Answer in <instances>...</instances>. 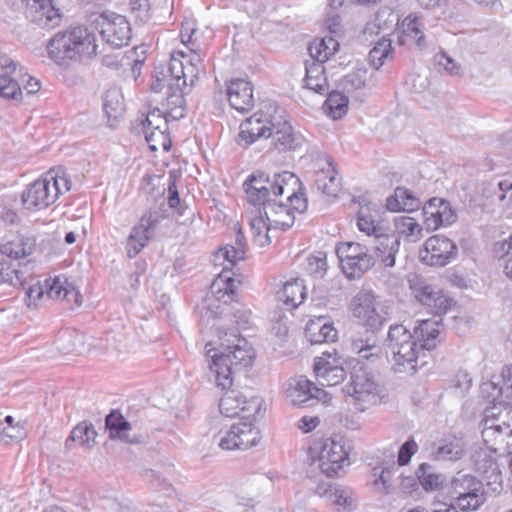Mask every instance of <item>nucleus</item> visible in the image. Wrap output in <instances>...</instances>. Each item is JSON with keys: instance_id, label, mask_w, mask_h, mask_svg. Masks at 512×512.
<instances>
[{"instance_id": "64", "label": "nucleus", "mask_w": 512, "mask_h": 512, "mask_svg": "<svg viewBox=\"0 0 512 512\" xmlns=\"http://www.w3.org/2000/svg\"><path fill=\"white\" fill-rule=\"evenodd\" d=\"M218 257L224 258L231 266L245 257V250L242 248H235L232 245H226L220 248L217 252Z\"/></svg>"}, {"instance_id": "25", "label": "nucleus", "mask_w": 512, "mask_h": 512, "mask_svg": "<svg viewBox=\"0 0 512 512\" xmlns=\"http://www.w3.org/2000/svg\"><path fill=\"white\" fill-rule=\"evenodd\" d=\"M498 405L488 407L484 411L483 425L497 426L503 434L512 437V405L507 403L502 405V400L498 399Z\"/></svg>"}, {"instance_id": "41", "label": "nucleus", "mask_w": 512, "mask_h": 512, "mask_svg": "<svg viewBox=\"0 0 512 512\" xmlns=\"http://www.w3.org/2000/svg\"><path fill=\"white\" fill-rule=\"evenodd\" d=\"M416 476L419 484L426 491L438 490L445 482V476L441 473H438L436 469L428 463H422L418 467Z\"/></svg>"}, {"instance_id": "53", "label": "nucleus", "mask_w": 512, "mask_h": 512, "mask_svg": "<svg viewBox=\"0 0 512 512\" xmlns=\"http://www.w3.org/2000/svg\"><path fill=\"white\" fill-rule=\"evenodd\" d=\"M507 438L511 437L507 434H503L497 426L483 425L482 439L490 451L498 452L501 449L500 446Z\"/></svg>"}, {"instance_id": "31", "label": "nucleus", "mask_w": 512, "mask_h": 512, "mask_svg": "<svg viewBox=\"0 0 512 512\" xmlns=\"http://www.w3.org/2000/svg\"><path fill=\"white\" fill-rule=\"evenodd\" d=\"M305 335L311 344H321L335 341L337 330L331 323L320 317L307 323Z\"/></svg>"}, {"instance_id": "32", "label": "nucleus", "mask_w": 512, "mask_h": 512, "mask_svg": "<svg viewBox=\"0 0 512 512\" xmlns=\"http://www.w3.org/2000/svg\"><path fill=\"white\" fill-rule=\"evenodd\" d=\"M502 386L498 387L494 382H486L482 385V392L489 393L487 398H491V402L500 399L507 403L512 402V366H506L501 372Z\"/></svg>"}, {"instance_id": "22", "label": "nucleus", "mask_w": 512, "mask_h": 512, "mask_svg": "<svg viewBox=\"0 0 512 512\" xmlns=\"http://www.w3.org/2000/svg\"><path fill=\"white\" fill-rule=\"evenodd\" d=\"M179 81V76H176V79L168 77V91L165 107L167 114L173 120H177L185 116V95L189 91L187 85H185V80H181V82Z\"/></svg>"}, {"instance_id": "27", "label": "nucleus", "mask_w": 512, "mask_h": 512, "mask_svg": "<svg viewBox=\"0 0 512 512\" xmlns=\"http://www.w3.org/2000/svg\"><path fill=\"white\" fill-rule=\"evenodd\" d=\"M261 209L273 229L286 231L294 224L295 216L293 212H291V209L281 202L277 203L275 197L262 206Z\"/></svg>"}, {"instance_id": "24", "label": "nucleus", "mask_w": 512, "mask_h": 512, "mask_svg": "<svg viewBox=\"0 0 512 512\" xmlns=\"http://www.w3.org/2000/svg\"><path fill=\"white\" fill-rule=\"evenodd\" d=\"M106 428L109 430L110 439H119L128 444H142L145 436L142 434L130 435L131 424L118 410H112L105 419Z\"/></svg>"}, {"instance_id": "9", "label": "nucleus", "mask_w": 512, "mask_h": 512, "mask_svg": "<svg viewBox=\"0 0 512 512\" xmlns=\"http://www.w3.org/2000/svg\"><path fill=\"white\" fill-rule=\"evenodd\" d=\"M279 109L275 105L266 106V110H259L245 119L240 124L238 134V143L243 146H249L259 139L271 137L273 131V122ZM280 112H284L280 109Z\"/></svg>"}, {"instance_id": "28", "label": "nucleus", "mask_w": 512, "mask_h": 512, "mask_svg": "<svg viewBox=\"0 0 512 512\" xmlns=\"http://www.w3.org/2000/svg\"><path fill=\"white\" fill-rule=\"evenodd\" d=\"M36 248L33 235L21 234L0 246V253L10 259L19 260L31 255Z\"/></svg>"}, {"instance_id": "42", "label": "nucleus", "mask_w": 512, "mask_h": 512, "mask_svg": "<svg viewBox=\"0 0 512 512\" xmlns=\"http://www.w3.org/2000/svg\"><path fill=\"white\" fill-rule=\"evenodd\" d=\"M322 63L317 61V63L306 67L305 77V86L319 94H324L328 91V82Z\"/></svg>"}, {"instance_id": "17", "label": "nucleus", "mask_w": 512, "mask_h": 512, "mask_svg": "<svg viewBox=\"0 0 512 512\" xmlns=\"http://www.w3.org/2000/svg\"><path fill=\"white\" fill-rule=\"evenodd\" d=\"M315 185L329 197H336L340 191V179L333 160L329 156L318 157L314 162Z\"/></svg>"}, {"instance_id": "48", "label": "nucleus", "mask_w": 512, "mask_h": 512, "mask_svg": "<svg viewBox=\"0 0 512 512\" xmlns=\"http://www.w3.org/2000/svg\"><path fill=\"white\" fill-rule=\"evenodd\" d=\"M339 43L333 37H324L311 45L309 51L318 62H326L338 50Z\"/></svg>"}, {"instance_id": "11", "label": "nucleus", "mask_w": 512, "mask_h": 512, "mask_svg": "<svg viewBox=\"0 0 512 512\" xmlns=\"http://www.w3.org/2000/svg\"><path fill=\"white\" fill-rule=\"evenodd\" d=\"M95 28L112 47L120 48L127 45L131 38V28L126 18L114 12L95 15Z\"/></svg>"}, {"instance_id": "46", "label": "nucleus", "mask_w": 512, "mask_h": 512, "mask_svg": "<svg viewBox=\"0 0 512 512\" xmlns=\"http://www.w3.org/2000/svg\"><path fill=\"white\" fill-rule=\"evenodd\" d=\"M393 47L390 39H386L384 36L375 42V46L370 50L368 58L369 63L378 70L384 65L385 61L392 58Z\"/></svg>"}, {"instance_id": "49", "label": "nucleus", "mask_w": 512, "mask_h": 512, "mask_svg": "<svg viewBox=\"0 0 512 512\" xmlns=\"http://www.w3.org/2000/svg\"><path fill=\"white\" fill-rule=\"evenodd\" d=\"M45 178L49 180V188L52 194H54L55 201L60 194L66 193L71 189L72 182L63 170H49L45 174Z\"/></svg>"}, {"instance_id": "34", "label": "nucleus", "mask_w": 512, "mask_h": 512, "mask_svg": "<svg viewBox=\"0 0 512 512\" xmlns=\"http://www.w3.org/2000/svg\"><path fill=\"white\" fill-rule=\"evenodd\" d=\"M420 205V200L410 190L403 187H397L394 195L389 196L386 200V208L392 212L401 210L412 212L417 210Z\"/></svg>"}, {"instance_id": "8", "label": "nucleus", "mask_w": 512, "mask_h": 512, "mask_svg": "<svg viewBox=\"0 0 512 512\" xmlns=\"http://www.w3.org/2000/svg\"><path fill=\"white\" fill-rule=\"evenodd\" d=\"M336 254L339 258L343 273L349 279H358L370 270L374 264V256L368 248L356 242H342L336 246Z\"/></svg>"}, {"instance_id": "60", "label": "nucleus", "mask_w": 512, "mask_h": 512, "mask_svg": "<svg viewBox=\"0 0 512 512\" xmlns=\"http://www.w3.org/2000/svg\"><path fill=\"white\" fill-rule=\"evenodd\" d=\"M307 270L311 275L321 278L324 276L327 269L326 254L318 252L308 258Z\"/></svg>"}, {"instance_id": "52", "label": "nucleus", "mask_w": 512, "mask_h": 512, "mask_svg": "<svg viewBox=\"0 0 512 512\" xmlns=\"http://www.w3.org/2000/svg\"><path fill=\"white\" fill-rule=\"evenodd\" d=\"M0 96L17 103L23 100V91L20 84L7 73L0 75Z\"/></svg>"}, {"instance_id": "29", "label": "nucleus", "mask_w": 512, "mask_h": 512, "mask_svg": "<svg viewBox=\"0 0 512 512\" xmlns=\"http://www.w3.org/2000/svg\"><path fill=\"white\" fill-rule=\"evenodd\" d=\"M375 253L384 267L395 265L396 255L399 252L400 240L395 234H384L376 237Z\"/></svg>"}, {"instance_id": "59", "label": "nucleus", "mask_w": 512, "mask_h": 512, "mask_svg": "<svg viewBox=\"0 0 512 512\" xmlns=\"http://www.w3.org/2000/svg\"><path fill=\"white\" fill-rule=\"evenodd\" d=\"M346 377V372L343 367H336L334 370H320V375L317 377L318 382L322 386H335L341 383Z\"/></svg>"}, {"instance_id": "55", "label": "nucleus", "mask_w": 512, "mask_h": 512, "mask_svg": "<svg viewBox=\"0 0 512 512\" xmlns=\"http://www.w3.org/2000/svg\"><path fill=\"white\" fill-rule=\"evenodd\" d=\"M336 367H342L340 359L337 357L336 350H333V352H323L321 356L316 357L314 359V373L316 378L320 375V370L324 371H330L334 370Z\"/></svg>"}, {"instance_id": "61", "label": "nucleus", "mask_w": 512, "mask_h": 512, "mask_svg": "<svg viewBox=\"0 0 512 512\" xmlns=\"http://www.w3.org/2000/svg\"><path fill=\"white\" fill-rule=\"evenodd\" d=\"M435 63L442 67L448 74L458 76L461 74V66L445 52H439L434 56Z\"/></svg>"}, {"instance_id": "15", "label": "nucleus", "mask_w": 512, "mask_h": 512, "mask_svg": "<svg viewBox=\"0 0 512 512\" xmlns=\"http://www.w3.org/2000/svg\"><path fill=\"white\" fill-rule=\"evenodd\" d=\"M219 349L231 356L230 364L247 367L252 364L254 353L246 339L241 338L237 329L217 328Z\"/></svg>"}, {"instance_id": "2", "label": "nucleus", "mask_w": 512, "mask_h": 512, "mask_svg": "<svg viewBox=\"0 0 512 512\" xmlns=\"http://www.w3.org/2000/svg\"><path fill=\"white\" fill-rule=\"evenodd\" d=\"M353 314L371 331L352 337L350 349L361 359L374 361L380 357L381 348L375 331L379 330L387 320L384 306L370 291L359 292L353 300Z\"/></svg>"}, {"instance_id": "35", "label": "nucleus", "mask_w": 512, "mask_h": 512, "mask_svg": "<svg viewBox=\"0 0 512 512\" xmlns=\"http://www.w3.org/2000/svg\"><path fill=\"white\" fill-rule=\"evenodd\" d=\"M277 297L287 307L297 308L306 297V289L301 279L287 281L282 289L277 292Z\"/></svg>"}, {"instance_id": "14", "label": "nucleus", "mask_w": 512, "mask_h": 512, "mask_svg": "<svg viewBox=\"0 0 512 512\" xmlns=\"http://www.w3.org/2000/svg\"><path fill=\"white\" fill-rule=\"evenodd\" d=\"M457 253V246L452 240L443 235H433L425 241L419 256L426 265L442 267L455 259Z\"/></svg>"}, {"instance_id": "19", "label": "nucleus", "mask_w": 512, "mask_h": 512, "mask_svg": "<svg viewBox=\"0 0 512 512\" xmlns=\"http://www.w3.org/2000/svg\"><path fill=\"white\" fill-rule=\"evenodd\" d=\"M49 187V180L45 176L29 184L22 192L23 206L28 210H41L52 205L55 200Z\"/></svg>"}, {"instance_id": "47", "label": "nucleus", "mask_w": 512, "mask_h": 512, "mask_svg": "<svg viewBox=\"0 0 512 512\" xmlns=\"http://www.w3.org/2000/svg\"><path fill=\"white\" fill-rule=\"evenodd\" d=\"M464 454V444L461 439L453 438L439 446L433 453L436 460L456 461Z\"/></svg>"}, {"instance_id": "23", "label": "nucleus", "mask_w": 512, "mask_h": 512, "mask_svg": "<svg viewBox=\"0 0 512 512\" xmlns=\"http://www.w3.org/2000/svg\"><path fill=\"white\" fill-rule=\"evenodd\" d=\"M271 137L272 144L278 151L295 150L301 144V137L281 114L275 115Z\"/></svg>"}, {"instance_id": "43", "label": "nucleus", "mask_w": 512, "mask_h": 512, "mask_svg": "<svg viewBox=\"0 0 512 512\" xmlns=\"http://www.w3.org/2000/svg\"><path fill=\"white\" fill-rule=\"evenodd\" d=\"M198 71L199 68L193 65H185L182 60L172 56L167 66L168 75H165V77L176 79V76H179L180 81L185 80L187 86L189 81L191 86L197 78Z\"/></svg>"}, {"instance_id": "57", "label": "nucleus", "mask_w": 512, "mask_h": 512, "mask_svg": "<svg viewBox=\"0 0 512 512\" xmlns=\"http://www.w3.org/2000/svg\"><path fill=\"white\" fill-rule=\"evenodd\" d=\"M365 71L357 70L344 76L341 86L347 93H352L365 87Z\"/></svg>"}, {"instance_id": "51", "label": "nucleus", "mask_w": 512, "mask_h": 512, "mask_svg": "<svg viewBox=\"0 0 512 512\" xmlns=\"http://www.w3.org/2000/svg\"><path fill=\"white\" fill-rule=\"evenodd\" d=\"M438 204H441V198L429 199L423 207L424 224L428 231H434L442 226V218L439 219L438 215L440 210Z\"/></svg>"}, {"instance_id": "36", "label": "nucleus", "mask_w": 512, "mask_h": 512, "mask_svg": "<svg viewBox=\"0 0 512 512\" xmlns=\"http://www.w3.org/2000/svg\"><path fill=\"white\" fill-rule=\"evenodd\" d=\"M249 226L253 241L256 245L263 247L271 242L269 232L274 229L265 218L264 212L260 207H258L255 214L249 218Z\"/></svg>"}, {"instance_id": "54", "label": "nucleus", "mask_w": 512, "mask_h": 512, "mask_svg": "<svg viewBox=\"0 0 512 512\" xmlns=\"http://www.w3.org/2000/svg\"><path fill=\"white\" fill-rule=\"evenodd\" d=\"M355 501L354 492L349 487L336 485L329 502L344 510H352L356 506Z\"/></svg>"}, {"instance_id": "7", "label": "nucleus", "mask_w": 512, "mask_h": 512, "mask_svg": "<svg viewBox=\"0 0 512 512\" xmlns=\"http://www.w3.org/2000/svg\"><path fill=\"white\" fill-rule=\"evenodd\" d=\"M312 463L318 462V468L328 477H334L348 461L344 446L330 438L315 440L308 449Z\"/></svg>"}, {"instance_id": "6", "label": "nucleus", "mask_w": 512, "mask_h": 512, "mask_svg": "<svg viewBox=\"0 0 512 512\" xmlns=\"http://www.w3.org/2000/svg\"><path fill=\"white\" fill-rule=\"evenodd\" d=\"M449 494L463 512L477 510L486 501L483 483L475 476L461 472L452 479Z\"/></svg>"}, {"instance_id": "30", "label": "nucleus", "mask_w": 512, "mask_h": 512, "mask_svg": "<svg viewBox=\"0 0 512 512\" xmlns=\"http://www.w3.org/2000/svg\"><path fill=\"white\" fill-rule=\"evenodd\" d=\"M24 269L17 268L10 261L0 260V284H9L13 287H25L32 276L30 262L23 265Z\"/></svg>"}, {"instance_id": "58", "label": "nucleus", "mask_w": 512, "mask_h": 512, "mask_svg": "<svg viewBox=\"0 0 512 512\" xmlns=\"http://www.w3.org/2000/svg\"><path fill=\"white\" fill-rule=\"evenodd\" d=\"M162 206H164V200L160 207L150 208L146 213H144L138 223L142 224L145 228L154 233L159 222L165 218V211L162 209Z\"/></svg>"}, {"instance_id": "20", "label": "nucleus", "mask_w": 512, "mask_h": 512, "mask_svg": "<svg viewBox=\"0 0 512 512\" xmlns=\"http://www.w3.org/2000/svg\"><path fill=\"white\" fill-rule=\"evenodd\" d=\"M356 225L359 231L374 238L384 234L386 229L381 220V206L372 202L360 206L356 215Z\"/></svg>"}, {"instance_id": "5", "label": "nucleus", "mask_w": 512, "mask_h": 512, "mask_svg": "<svg viewBox=\"0 0 512 512\" xmlns=\"http://www.w3.org/2000/svg\"><path fill=\"white\" fill-rule=\"evenodd\" d=\"M342 392L348 398L349 404L359 412H365L380 404L382 398L380 384L363 367L353 368L348 382L342 387Z\"/></svg>"}, {"instance_id": "10", "label": "nucleus", "mask_w": 512, "mask_h": 512, "mask_svg": "<svg viewBox=\"0 0 512 512\" xmlns=\"http://www.w3.org/2000/svg\"><path fill=\"white\" fill-rule=\"evenodd\" d=\"M264 400L259 396L246 399L238 390L226 391L219 401V410L225 417L239 416L241 419H250L263 416Z\"/></svg>"}, {"instance_id": "33", "label": "nucleus", "mask_w": 512, "mask_h": 512, "mask_svg": "<svg viewBox=\"0 0 512 512\" xmlns=\"http://www.w3.org/2000/svg\"><path fill=\"white\" fill-rule=\"evenodd\" d=\"M45 291L47 297L50 299H62L70 301L69 296L75 299V305H81V295L73 285L67 282L66 279L56 277L45 281Z\"/></svg>"}, {"instance_id": "38", "label": "nucleus", "mask_w": 512, "mask_h": 512, "mask_svg": "<svg viewBox=\"0 0 512 512\" xmlns=\"http://www.w3.org/2000/svg\"><path fill=\"white\" fill-rule=\"evenodd\" d=\"M154 236L150 230L142 224L137 223L131 229L126 241V253L129 258H134L148 244V241Z\"/></svg>"}, {"instance_id": "63", "label": "nucleus", "mask_w": 512, "mask_h": 512, "mask_svg": "<svg viewBox=\"0 0 512 512\" xmlns=\"http://www.w3.org/2000/svg\"><path fill=\"white\" fill-rule=\"evenodd\" d=\"M417 450L418 445L413 438L406 440L399 449L398 464L401 466L407 465Z\"/></svg>"}, {"instance_id": "13", "label": "nucleus", "mask_w": 512, "mask_h": 512, "mask_svg": "<svg viewBox=\"0 0 512 512\" xmlns=\"http://www.w3.org/2000/svg\"><path fill=\"white\" fill-rule=\"evenodd\" d=\"M409 287L414 297L434 314L446 313L454 304L453 299L441 290L427 284L422 278L414 275L409 279Z\"/></svg>"}, {"instance_id": "40", "label": "nucleus", "mask_w": 512, "mask_h": 512, "mask_svg": "<svg viewBox=\"0 0 512 512\" xmlns=\"http://www.w3.org/2000/svg\"><path fill=\"white\" fill-rule=\"evenodd\" d=\"M103 110L107 118L118 119L125 111L121 90L117 87L107 89L103 95Z\"/></svg>"}, {"instance_id": "3", "label": "nucleus", "mask_w": 512, "mask_h": 512, "mask_svg": "<svg viewBox=\"0 0 512 512\" xmlns=\"http://www.w3.org/2000/svg\"><path fill=\"white\" fill-rule=\"evenodd\" d=\"M51 59L57 64H66L68 60H81L96 55L95 36L87 28L75 27L69 31L58 32L47 45Z\"/></svg>"}, {"instance_id": "50", "label": "nucleus", "mask_w": 512, "mask_h": 512, "mask_svg": "<svg viewBox=\"0 0 512 512\" xmlns=\"http://www.w3.org/2000/svg\"><path fill=\"white\" fill-rule=\"evenodd\" d=\"M146 142L152 151L162 148L168 151L171 147V139L168 129H143Z\"/></svg>"}, {"instance_id": "18", "label": "nucleus", "mask_w": 512, "mask_h": 512, "mask_svg": "<svg viewBox=\"0 0 512 512\" xmlns=\"http://www.w3.org/2000/svg\"><path fill=\"white\" fill-rule=\"evenodd\" d=\"M288 397L293 405L308 407L312 406L315 401L326 402L328 393L301 376L296 380L295 385L289 388Z\"/></svg>"}, {"instance_id": "44", "label": "nucleus", "mask_w": 512, "mask_h": 512, "mask_svg": "<svg viewBox=\"0 0 512 512\" xmlns=\"http://www.w3.org/2000/svg\"><path fill=\"white\" fill-rule=\"evenodd\" d=\"M323 109L332 119H341L348 111V98L343 93L333 91L328 94Z\"/></svg>"}, {"instance_id": "16", "label": "nucleus", "mask_w": 512, "mask_h": 512, "mask_svg": "<svg viewBox=\"0 0 512 512\" xmlns=\"http://www.w3.org/2000/svg\"><path fill=\"white\" fill-rule=\"evenodd\" d=\"M239 283V281L227 276L223 271L213 281L211 290L218 301H221L226 305L235 302L240 306L239 308H232L234 310L233 317L238 325L245 326L249 323L250 311L243 308L238 301L237 289Z\"/></svg>"}, {"instance_id": "45", "label": "nucleus", "mask_w": 512, "mask_h": 512, "mask_svg": "<svg viewBox=\"0 0 512 512\" xmlns=\"http://www.w3.org/2000/svg\"><path fill=\"white\" fill-rule=\"evenodd\" d=\"M96 431L88 421H82L71 431L65 445L69 447L70 442H78L82 446L92 447L95 444Z\"/></svg>"}, {"instance_id": "37", "label": "nucleus", "mask_w": 512, "mask_h": 512, "mask_svg": "<svg viewBox=\"0 0 512 512\" xmlns=\"http://www.w3.org/2000/svg\"><path fill=\"white\" fill-rule=\"evenodd\" d=\"M394 226L397 232L395 235L399 239L404 237L406 241L415 243L423 236V227L413 217L397 216L394 218Z\"/></svg>"}, {"instance_id": "12", "label": "nucleus", "mask_w": 512, "mask_h": 512, "mask_svg": "<svg viewBox=\"0 0 512 512\" xmlns=\"http://www.w3.org/2000/svg\"><path fill=\"white\" fill-rule=\"evenodd\" d=\"M250 419H241L240 422L232 424L219 441V447L223 450H246L258 445L261 440L260 430L253 425Z\"/></svg>"}, {"instance_id": "26", "label": "nucleus", "mask_w": 512, "mask_h": 512, "mask_svg": "<svg viewBox=\"0 0 512 512\" xmlns=\"http://www.w3.org/2000/svg\"><path fill=\"white\" fill-rule=\"evenodd\" d=\"M214 348L207 350V356ZM231 356L224 351L211 355V364L209 365L211 373H213L215 382L222 389L229 388L232 385V373L235 366L230 364Z\"/></svg>"}, {"instance_id": "62", "label": "nucleus", "mask_w": 512, "mask_h": 512, "mask_svg": "<svg viewBox=\"0 0 512 512\" xmlns=\"http://www.w3.org/2000/svg\"><path fill=\"white\" fill-rule=\"evenodd\" d=\"M131 12L141 23H146L151 18L149 0H130Z\"/></svg>"}, {"instance_id": "39", "label": "nucleus", "mask_w": 512, "mask_h": 512, "mask_svg": "<svg viewBox=\"0 0 512 512\" xmlns=\"http://www.w3.org/2000/svg\"><path fill=\"white\" fill-rule=\"evenodd\" d=\"M407 38L411 39L418 47L425 45L422 17L410 14L403 20L400 41L405 43Z\"/></svg>"}, {"instance_id": "21", "label": "nucleus", "mask_w": 512, "mask_h": 512, "mask_svg": "<svg viewBox=\"0 0 512 512\" xmlns=\"http://www.w3.org/2000/svg\"><path fill=\"white\" fill-rule=\"evenodd\" d=\"M228 101L239 112H248L254 106L252 83L245 79H232L227 85Z\"/></svg>"}, {"instance_id": "4", "label": "nucleus", "mask_w": 512, "mask_h": 512, "mask_svg": "<svg viewBox=\"0 0 512 512\" xmlns=\"http://www.w3.org/2000/svg\"><path fill=\"white\" fill-rule=\"evenodd\" d=\"M290 182L300 183L299 178L289 171L275 174L273 179L263 171H256L246 179L243 187L248 202L261 208L274 197L283 195Z\"/></svg>"}, {"instance_id": "56", "label": "nucleus", "mask_w": 512, "mask_h": 512, "mask_svg": "<svg viewBox=\"0 0 512 512\" xmlns=\"http://www.w3.org/2000/svg\"><path fill=\"white\" fill-rule=\"evenodd\" d=\"M171 118L167 111L163 112L159 108H154L146 115L143 121V129H168V121Z\"/></svg>"}, {"instance_id": "1", "label": "nucleus", "mask_w": 512, "mask_h": 512, "mask_svg": "<svg viewBox=\"0 0 512 512\" xmlns=\"http://www.w3.org/2000/svg\"><path fill=\"white\" fill-rule=\"evenodd\" d=\"M440 334L439 322L422 320L413 334L403 325H392L388 331V348L392 355L394 370L398 373L414 374L420 351L432 350L437 346Z\"/></svg>"}]
</instances>
